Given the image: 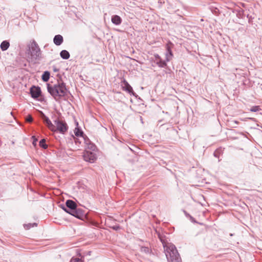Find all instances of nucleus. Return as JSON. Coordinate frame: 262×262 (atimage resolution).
Masks as SVG:
<instances>
[{
	"label": "nucleus",
	"instance_id": "23",
	"mask_svg": "<svg viewBox=\"0 0 262 262\" xmlns=\"http://www.w3.org/2000/svg\"><path fill=\"white\" fill-rule=\"evenodd\" d=\"M37 226V224L34 223L33 224H26L24 225V227L26 229H29L30 228H31V227H36Z\"/></svg>",
	"mask_w": 262,
	"mask_h": 262
},
{
	"label": "nucleus",
	"instance_id": "27",
	"mask_svg": "<svg viewBox=\"0 0 262 262\" xmlns=\"http://www.w3.org/2000/svg\"><path fill=\"white\" fill-rule=\"evenodd\" d=\"M52 119L53 120V121L54 122V120L55 119H59L58 115L56 114H53L51 117Z\"/></svg>",
	"mask_w": 262,
	"mask_h": 262
},
{
	"label": "nucleus",
	"instance_id": "12",
	"mask_svg": "<svg viewBox=\"0 0 262 262\" xmlns=\"http://www.w3.org/2000/svg\"><path fill=\"white\" fill-rule=\"evenodd\" d=\"M166 53L165 54L166 60V61H169L172 59L173 54L172 53V51L171 50V47L168 44L166 45Z\"/></svg>",
	"mask_w": 262,
	"mask_h": 262
},
{
	"label": "nucleus",
	"instance_id": "14",
	"mask_svg": "<svg viewBox=\"0 0 262 262\" xmlns=\"http://www.w3.org/2000/svg\"><path fill=\"white\" fill-rule=\"evenodd\" d=\"M63 41V38L61 35H56L53 38V42L56 46L61 45Z\"/></svg>",
	"mask_w": 262,
	"mask_h": 262
},
{
	"label": "nucleus",
	"instance_id": "22",
	"mask_svg": "<svg viewBox=\"0 0 262 262\" xmlns=\"http://www.w3.org/2000/svg\"><path fill=\"white\" fill-rule=\"evenodd\" d=\"M39 146L43 149H46L48 147V145L46 144V140L45 139H41L39 141Z\"/></svg>",
	"mask_w": 262,
	"mask_h": 262
},
{
	"label": "nucleus",
	"instance_id": "3",
	"mask_svg": "<svg viewBox=\"0 0 262 262\" xmlns=\"http://www.w3.org/2000/svg\"><path fill=\"white\" fill-rule=\"evenodd\" d=\"M30 55L33 59L39 60L41 57L40 49L35 40H33L29 47Z\"/></svg>",
	"mask_w": 262,
	"mask_h": 262
},
{
	"label": "nucleus",
	"instance_id": "9",
	"mask_svg": "<svg viewBox=\"0 0 262 262\" xmlns=\"http://www.w3.org/2000/svg\"><path fill=\"white\" fill-rule=\"evenodd\" d=\"M41 90L39 86H33L30 89V93L33 98H37L41 95Z\"/></svg>",
	"mask_w": 262,
	"mask_h": 262
},
{
	"label": "nucleus",
	"instance_id": "18",
	"mask_svg": "<svg viewBox=\"0 0 262 262\" xmlns=\"http://www.w3.org/2000/svg\"><path fill=\"white\" fill-rule=\"evenodd\" d=\"M50 73L48 71H45L42 75L41 78L44 82H47L50 78Z\"/></svg>",
	"mask_w": 262,
	"mask_h": 262
},
{
	"label": "nucleus",
	"instance_id": "24",
	"mask_svg": "<svg viewBox=\"0 0 262 262\" xmlns=\"http://www.w3.org/2000/svg\"><path fill=\"white\" fill-rule=\"evenodd\" d=\"M261 110L259 106H253L250 109V111L252 112H256Z\"/></svg>",
	"mask_w": 262,
	"mask_h": 262
},
{
	"label": "nucleus",
	"instance_id": "16",
	"mask_svg": "<svg viewBox=\"0 0 262 262\" xmlns=\"http://www.w3.org/2000/svg\"><path fill=\"white\" fill-rule=\"evenodd\" d=\"M9 46L10 43L9 41L7 40H4L1 43L0 47L2 51H5L9 48Z\"/></svg>",
	"mask_w": 262,
	"mask_h": 262
},
{
	"label": "nucleus",
	"instance_id": "2",
	"mask_svg": "<svg viewBox=\"0 0 262 262\" xmlns=\"http://www.w3.org/2000/svg\"><path fill=\"white\" fill-rule=\"evenodd\" d=\"M48 92L53 96L55 99H59L67 95L68 90L66 84L63 82H58L53 86L49 83L47 84Z\"/></svg>",
	"mask_w": 262,
	"mask_h": 262
},
{
	"label": "nucleus",
	"instance_id": "4",
	"mask_svg": "<svg viewBox=\"0 0 262 262\" xmlns=\"http://www.w3.org/2000/svg\"><path fill=\"white\" fill-rule=\"evenodd\" d=\"M54 129L51 130L52 132H58L60 133L64 134L66 133L68 128L67 123L60 120V119H55L54 120Z\"/></svg>",
	"mask_w": 262,
	"mask_h": 262
},
{
	"label": "nucleus",
	"instance_id": "7",
	"mask_svg": "<svg viewBox=\"0 0 262 262\" xmlns=\"http://www.w3.org/2000/svg\"><path fill=\"white\" fill-rule=\"evenodd\" d=\"M69 214L80 220H82L85 216L83 210L82 209L77 208L71 211Z\"/></svg>",
	"mask_w": 262,
	"mask_h": 262
},
{
	"label": "nucleus",
	"instance_id": "15",
	"mask_svg": "<svg viewBox=\"0 0 262 262\" xmlns=\"http://www.w3.org/2000/svg\"><path fill=\"white\" fill-rule=\"evenodd\" d=\"M111 20L112 23L116 25H119L122 23L121 18L117 15H113L111 18Z\"/></svg>",
	"mask_w": 262,
	"mask_h": 262
},
{
	"label": "nucleus",
	"instance_id": "31",
	"mask_svg": "<svg viewBox=\"0 0 262 262\" xmlns=\"http://www.w3.org/2000/svg\"><path fill=\"white\" fill-rule=\"evenodd\" d=\"M232 122H233V123L236 124H238L239 123V122H238V121H236V120L233 121H232Z\"/></svg>",
	"mask_w": 262,
	"mask_h": 262
},
{
	"label": "nucleus",
	"instance_id": "28",
	"mask_svg": "<svg viewBox=\"0 0 262 262\" xmlns=\"http://www.w3.org/2000/svg\"><path fill=\"white\" fill-rule=\"evenodd\" d=\"M112 228L115 230H118L120 229V227L119 225H116L112 227Z\"/></svg>",
	"mask_w": 262,
	"mask_h": 262
},
{
	"label": "nucleus",
	"instance_id": "13",
	"mask_svg": "<svg viewBox=\"0 0 262 262\" xmlns=\"http://www.w3.org/2000/svg\"><path fill=\"white\" fill-rule=\"evenodd\" d=\"M83 141H84V143L87 145V147L88 148L92 150H94L95 149V145L91 143V141H90V140L87 138V137L85 135H84L82 138H81Z\"/></svg>",
	"mask_w": 262,
	"mask_h": 262
},
{
	"label": "nucleus",
	"instance_id": "1",
	"mask_svg": "<svg viewBox=\"0 0 262 262\" xmlns=\"http://www.w3.org/2000/svg\"><path fill=\"white\" fill-rule=\"evenodd\" d=\"M162 243L168 262H181V258L176 246L168 242L167 238L163 234L158 233Z\"/></svg>",
	"mask_w": 262,
	"mask_h": 262
},
{
	"label": "nucleus",
	"instance_id": "11",
	"mask_svg": "<svg viewBox=\"0 0 262 262\" xmlns=\"http://www.w3.org/2000/svg\"><path fill=\"white\" fill-rule=\"evenodd\" d=\"M83 158L85 161L93 163L96 159L94 154L91 152H86L83 155Z\"/></svg>",
	"mask_w": 262,
	"mask_h": 262
},
{
	"label": "nucleus",
	"instance_id": "10",
	"mask_svg": "<svg viewBox=\"0 0 262 262\" xmlns=\"http://www.w3.org/2000/svg\"><path fill=\"white\" fill-rule=\"evenodd\" d=\"M41 117L43 120V122L46 124L49 129L50 130L54 129V124L52 123L49 118L46 116L42 112H41Z\"/></svg>",
	"mask_w": 262,
	"mask_h": 262
},
{
	"label": "nucleus",
	"instance_id": "25",
	"mask_svg": "<svg viewBox=\"0 0 262 262\" xmlns=\"http://www.w3.org/2000/svg\"><path fill=\"white\" fill-rule=\"evenodd\" d=\"M220 151H221V150L219 149L215 150L213 154L214 156L216 158H219L220 157Z\"/></svg>",
	"mask_w": 262,
	"mask_h": 262
},
{
	"label": "nucleus",
	"instance_id": "19",
	"mask_svg": "<svg viewBox=\"0 0 262 262\" xmlns=\"http://www.w3.org/2000/svg\"><path fill=\"white\" fill-rule=\"evenodd\" d=\"M140 251L142 253H144L146 254H149L151 252V250L148 247L146 246H142L140 248Z\"/></svg>",
	"mask_w": 262,
	"mask_h": 262
},
{
	"label": "nucleus",
	"instance_id": "8",
	"mask_svg": "<svg viewBox=\"0 0 262 262\" xmlns=\"http://www.w3.org/2000/svg\"><path fill=\"white\" fill-rule=\"evenodd\" d=\"M154 62L160 68H166L167 67L166 60H163L157 54L154 55Z\"/></svg>",
	"mask_w": 262,
	"mask_h": 262
},
{
	"label": "nucleus",
	"instance_id": "5",
	"mask_svg": "<svg viewBox=\"0 0 262 262\" xmlns=\"http://www.w3.org/2000/svg\"><path fill=\"white\" fill-rule=\"evenodd\" d=\"M121 86L123 91L127 92L130 95H132L136 97V93L134 92L132 87L125 79H123V80H122L121 82Z\"/></svg>",
	"mask_w": 262,
	"mask_h": 262
},
{
	"label": "nucleus",
	"instance_id": "32",
	"mask_svg": "<svg viewBox=\"0 0 262 262\" xmlns=\"http://www.w3.org/2000/svg\"><path fill=\"white\" fill-rule=\"evenodd\" d=\"M241 12L242 13H243V10H239L238 12H239V13H241Z\"/></svg>",
	"mask_w": 262,
	"mask_h": 262
},
{
	"label": "nucleus",
	"instance_id": "29",
	"mask_svg": "<svg viewBox=\"0 0 262 262\" xmlns=\"http://www.w3.org/2000/svg\"><path fill=\"white\" fill-rule=\"evenodd\" d=\"M75 142L76 143H81V141H80L79 140V139H78V138H76L75 139Z\"/></svg>",
	"mask_w": 262,
	"mask_h": 262
},
{
	"label": "nucleus",
	"instance_id": "30",
	"mask_svg": "<svg viewBox=\"0 0 262 262\" xmlns=\"http://www.w3.org/2000/svg\"><path fill=\"white\" fill-rule=\"evenodd\" d=\"M32 138L34 139V141L33 142V144L34 145H36V142L37 141V139L35 138L34 136H33Z\"/></svg>",
	"mask_w": 262,
	"mask_h": 262
},
{
	"label": "nucleus",
	"instance_id": "21",
	"mask_svg": "<svg viewBox=\"0 0 262 262\" xmlns=\"http://www.w3.org/2000/svg\"><path fill=\"white\" fill-rule=\"evenodd\" d=\"M70 262H84L83 257L78 258L73 257L70 260Z\"/></svg>",
	"mask_w": 262,
	"mask_h": 262
},
{
	"label": "nucleus",
	"instance_id": "33",
	"mask_svg": "<svg viewBox=\"0 0 262 262\" xmlns=\"http://www.w3.org/2000/svg\"><path fill=\"white\" fill-rule=\"evenodd\" d=\"M1 197V194H0V198Z\"/></svg>",
	"mask_w": 262,
	"mask_h": 262
},
{
	"label": "nucleus",
	"instance_id": "6",
	"mask_svg": "<svg viewBox=\"0 0 262 262\" xmlns=\"http://www.w3.org/2000/svg\"><path fill=\"white\" fill-rule=\"evenodd\" d=\"M67 207L63 206L62 209L67 213H69L75 208H77V205L75 202L72 200H68L66 202Z\"/></svg>",
	"mask_w": 262,
	"mask_h": 262
},
{
	"label": "nucleus",
	"instance_id": "26",
	"mask_svg": "<svg viewBox=\"0 0 262 262\" xmlns=\"http://www.w3.org/2000/svg\"><path fill=\"white\" fill-rule=\"evenodd\" d=\"M26 121L27 122L31 123L33 121L32 117L30 115H28L26 118Z\"/></svg>",
	"mask_w": 262,
	"mask_h": 262
},
{
	"label": "nucleus",
	"instance_id": "20",
	"mask_svg": "<svg viewBox=\"0 0 262 262\" xmlns=\"http://www.w3.org/2000/svg\"><path fill=\"white\" fill-rule=\"evenodd\" d=\"M74 133L76 137H81V138L84 135L83 132L79 128H75Z\"/></svg>",
	"mask_w": 262,
	"mask_h": 262
},
{
	"label": "nucleus",
	"instance_id": "17",
	"mask_svg": "<svg viewBox=\"0 0 262 262\" xmlns=\"http://www.w3.org/2000/svg\"><path fill=\"white\" fill-rule=\"evenodd\" d=\"M61 57L63 59H68L70 58V53L67 50H62L60 53Z\"/></svg>",
	"mask_w": 262,
	"mask_h": 262
}]
</instances>
